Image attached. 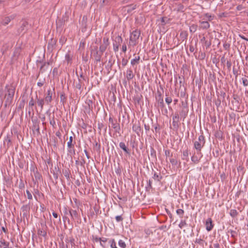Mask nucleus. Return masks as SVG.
Here are the masks:
<instances>
[{
    "label": "nucleus",
    "mask_w": 248,
    "mask_h": 248,
    "mask_svg": "<svg viewBox=\"0 0 248 248\" xmlns=\"http://www.w3.org/2000/svg\"><path fill=\"white\" fill-rule=\"evenodd\" d=\"M4 98H5V106L10 105L13 99L15 94V88L12 85H6L5 88Z\"/></svg>",
    "instance_id": "obj_1"
},
{
    "label": "nucleus",
    "mask_w": 248,
    "mask_h": 248,
    "mask_svg": "<svg viewBox=\"0 0 248 248\" xmlns=\"http://www.w3.org/2000/svg\"><path fill=\"white\" fill-rule=\"evenodd\" d=\"M109 125L108 127H110L114 129L116 133H118L119 136H121L120 133V125L119 123H118L116 119H113L112 117H110L108 119Z\"/></svg>",
    "instance_id": "obj_2"
},
{
    "label": "nucleus",
    "mask_w": 248,
    "mask_h": 248,
    "mask_svg": "<svg viewBox=\"0 0 248 248\" xmlns=\"http://www.w3.org/2000/svg\"><path fill=\"white\" fill-rule=\"evenodd\" d=\"M205 143L204 137L202 135L199 137L198 140L194 142V147L197 150L198 154H200L202 147H203Z\"/></svg>",
    "instance_id": "obj_3"
},
{
    "label": "nucleus",
    "mask_w": 248,
    "mask_h": 248,
    "mask_svg": "<svg viewBox=\"0 0 248 248\" xmlns=\"http://www.w3.org/2000/svg\"><path fill=\"white\" fill-rule=\"evenodd\" d=\"M75 135L72 133V136H70L69 141L67 142V149L68 152L70 154L76 155V152L75 150V144L76 141L74 140Z\"/></svg>",
    "instance_id": "obj_4"
},
{
    "label": "nucleus",
    "mask_w": 248,
    "mask_h": 248,
    "mask_svg": "<svg viewBox=\"0 0 248 248\" xmlns=\"http://www.w3.org/2000/svg\"><path fill=\"white\" fill-rule=\"evenodd\" d=\"M140 31L138 30L134 31L130 37V43L132 46H135L138 44V40L140 36Z\"/></svg>",
    "instance_id": "obj_5"
},
{
    "label": "nucleus",
    "mask_w": 248,
    "mask_h": 248,
    "mask_svg": "<svg viewBox=\"0 0 248 248\" xmlns=\"http://www.w3.org/2000/svg\"><path fill=\"white\" fill-rule=\"evenodd\" d=\"M103 53L98 49L97 46H94L91 50V56L97 62H100Z\"/></svg>",
    "instance_id": "obj_6"
},
{
    "label": "nucleus",
    "mask_w": 248,
    "mask_h": 248,
    "mask_svg": "<svg viewBox=\"0 0 248 248\" xmlns=\"http://www.w3.org/2000/svg\"><path fill=\"white\" fill-rule=\"evenodd\" d=\"M122 42L123 39L121 36L118 35L115 37V39L113 40V50L115 52L118 51L119 46Z\"/></svg>",
    "instance_id": "obj_7"
},
{
    "label": "nucleus",
    "mask_w": 248,
    "mask_h": 248,
    "mask_svg": "<svg viewBox=\"0 0 248 248\" xmlns=\"http://www.w3.org/2000/svg\"><path fill=\"white\" fill-rule=\"evenodd\" d=\"M53 94H55L54 88L52 90L50 89L47 91L46 95L44 98L45 102L47 105H49L50 103L52 101Z\"/></svg>",
    "instance_id": "obj_8"
},
{
    "label": "nucleus",
    "mask_w": 248,
    "mask_h": 248,
    "mask_svg": "<svg viewBox=\"0 0 248 248\" xmlns=\"http://www.w3.org/2000/svg\"><path fill=\"white\" fill-rule=\"evenodd\" d=\"M180 117L178 113L175 112L172 117V126L174 128L178 129L179 127Z\"/></svg>",
    "instance_id": "obj_9"
},
{
    "label": "nucleus",
    "mask_w": 248,
    "mask_h": 248,
    "mask_svg": "<svg viewBox=\"0 0 248 248\" xmlns=\"http://www.w3.org/2000/svg\"><path fill=\"white\" fill-rule=\"evenodd\" d=\"M109 45L108 38H104L103 39V43L101 44L99 47V50L103 53L106 50L108 46Z\"/></svg>",
    "instance_id": "obj_10"
},
{
    "label": "nucleus",
    "mask_w": 248,
    "mask_h": 248,
    "mask_svg": "<svg viewBox=\"0 0 248 248\" xmlns=\"http://www.w3.org/2000/svg\"><path fill=\"white\" fill-rule=\"evenodd\" d=\"M132 130L138 135V136H140V134H142L143 133L141 132V128L140 122H138V123H136L133 124Z\"/></svg>",
    "instance_id": "obj_11"
},
{
    "label": "nucleus",
    "mask_w": 248,
    "mask_h": 248,
    "mask_svg": "<svg viewBox=\"0 0 248 248\" xmlns=\"http://www.w3.org/2000/svg\"><path fill=\"white\" fill-rule=\"evenodd\" d=\"M37 63H40L42 64L40 68V72L44 73L48 70L49 71L51 70V68H49V66L47 65L46 62H43V61H37Z\"/></svg>",
    "instance_id": "obj_12"
},
{
    "label": "nucleus",
    "mask_w": 248,
    "mask_h": 248,
    "mask_svg": "<svg viewBox=\"0 0 248 248\" xmlns=\"http://www.w3.org/2000/svg\"><path fill=\"white\" fill-rule=\"evenodd\" d=\"M16 16V15H12L10 16H6L2 19L1 23L4 26H6L8 25L12 20L15 19Z\"/></svg>",
    "instance_id": "obj_13"
},
{
    "label": "nucleus",
    "mask_w": 248,
    "mask_h": 248,
    "mask_svg": "<svg viewBox=\"0 0 248 248\" xmlns=\"http://www.w3.org/2000/svg\"><path fill=\"white\" fill-rule=\"evenodd\" d=\"M13 137V133L12 132L7 134L6 137H5L3 142L5 145L6 144L7 146H9L11 145L12 142L11 140Z\"/></svg>",
    "instance_id": "obj_14"
},
{
    "label": "nucleus",
    "mask_w": 248,
    "mask_h": 248,
    "mask_svg": "<svg viewBox=\"0 0 248 248\" xmlns=\"http://www.w3.org/2000/svg\"><path fill=\"white\" fill-rule=\"evenodd\" d=\"M155 100L156 102L155 104V107L158 110H159V109L162 110L165 107L163 99H156Z\"/></svg>",
    "instance_id": "obj_15"
},
{
    "label": "nucleus",
    "mask_w": 248,
    "mask_h": 248,
    "mask_svg": "<svg viewBox=\"0 0 248 248\" xmlns=\"http://www.w3.org/2000/svg\"><path fill=\"white\" fill-rule=\"evenodd\" d=\"M56 44V40L54 39H51L48 43L47 45V49L48 51L52 52L54 48H55V46Z\"/></svg>",
    "instance_id": "obj_16"
},
{
    "label": "nucleus",
    "mask_w": 248,
    "mask_h": 248,
    "mask_svg": "<svg viewBox=\"0 0 248 248\" xmlns=\"http://www.w3.org/2000/svg\"><path fill=\"white\" fill-rule=\"evenodd\" d=\"M28 22L26 21H23L22 24H21V26L18 30V32L19 33H22L24 34L26 32L27 30V26H28Z\"/></svg>",
    "instance_id": "obj_17"
},
{
    "label": "nucleus",
    "mask_w": 248,
    "mask_h": 248,
    "mask_svg": "<svg viewBox=\"0 0 248 248\" xmlns=\"http://www.w3.org/2000/svg\"><path fill=\"white\" fill-rule=\"evenodd\" d=\"M74 84L77 89L81 90L82 87L84 85L83 79H78L77 81H74Z\"/></svg>",
    "instance_id": "obj_18"
},
{
    "label": "nucleus",
    "mask_w": 248,
    "mask_h": 248,
    "mask_svg": "<svg viewBox=\"0 0 248 248\" xmlns=\"http://www.w3.org/2000/svg\"><path fill=\"white\" fill-rule=\"evenodd\" d=\"M206 229L207 231H211L213 228L212 220L211 218H208L205 221Z\"/></svg>",
    "instance_id": "obj_19"
},
{
    "label": "nucleus",
    "mask_w": 248,
    "mask_h": 248,
    "mask_svg": "<svg viewBox=\"0 0 248 248\" xmlns=\"http://www.w3.org/2000/svg\"><path fill=\"white\" fill-rule=\"evenodd\" d=\"M119 146L121 149L123 150L124 153L125 154H130V150L128 148L125 144L123 142H121L119 144Z\"/></svg>",
    "instance_id": "obj_20"
},
{
    "label": "nucleus",
    "mask_w": 248,
    "mask_h": 248,
    "mask_svg": "<svg viewBox=\"0 0 248 248\" xmlns=\"http://www.w3.org/2000/svg\"><path fill=\"white\" fill-rule=\"evenodd\" d=\"M0 248H12L10 246L9 242L4 240L0 241Z\"/></svg>",
    "instance_id": "obj_21"
},
{
    "label": "nucleus",
    "mask_w": 248,
    "mask_h": 248,
    "mask_svg": "<svg viewBox=\"0 0 248 248\" xmlns=\"http://www.w3.org/2000/svg\"><path fill=\"white\" fill-rule=\"evenodd\" d=\"M201 41L205 46L206 49L209 48L211 45V41H208L205 37H203L201 39Z\"/></svg>",
    "instance_id": "obj_22"
},
{
    "label": "nucleus",
    "mask_w": 248,
    "mask_h": 248,
    "mask_svg": "<svg viewBox=\"0 0 248 248\" xmlns=\"http://www.w3.org/2000/svg\"><path fill=\"white\" fill-rule=\"evenodd\" d=\"M150 124H153V120L151 119H150L149 121L147 122V123H145L144 124V128L146 130V133H148L150 131Z\"/></svg>",
    "instance_id": "obj_23"
},
{
    "label": "nucleus",
    "mask_w": 248,
    "mask_h": 248,
    "mask_svg": "<svg viewBox=\"0 0 248 248\" xmlns=\"http://www.w3.org/2000/svg\"><path fill=\"white\" fill-rule=\"evenodd\" d=\"M200 23L201 24V26L200 28L203 30H206L210 27V24L208 21H200Z\"/></svg>",
    "instance_id": "obj_24"
},
{
    "label": "nucleus",
    "mask_w": 248,
    "mask_h": 248,
    "mask_svg": "<svg viewBox=\"0 0 248 248\" xmlns=\"http://www.w3.org/2000/svg\"><path fill=\"white\" fill-rule=\"evenodd\" d=\"M36 99L38 106L40 107L41 109H42L44 105L46 103L45 98H38L37 95H36Z\"/></svg>",
    "instance_id": "obj_25"
},
{
    "label": "nucleus",
    "mask_w": 248,
    "mask_h": 248,
    "mask_svg": "<svg viewBox=\"0 0 248 248\" xmlns=\"http://www.w3.org/2000/svg\"><path fill=\"white\" fill-rule=\"evenodd\" d=\"M134 77V75L133 73V71L131 69H129L126 71V78L129 81L132 79Z\"/></svg>",
    "instance_id": "obj_26"
},
{
    "label": "nucleus",
    "mask_w": 248,
    "mask_h": 248,
    "mask_svg": "<svg viewBox=\"0 0 248 248\" xmlns=\"http://www.w3.org/2000/svg\"><path fill=\"white\" fill-rule=\"evenodd\" d=\"M187 36L188 33L186 31H182L180 34V37L183 41L187 39Z\"/></svg>",
    "instance_id": "obj_27"
},
{
    "label": "nucleus",
    "mask_w": 248,
    "mask_h": 248,
    "mask_svg": "<svg viewBox=\"0 0 248 248\" xmlns=\"http://www.w3.org/2000/svg\"><path fill=\"white\" fill-rule=\"evenodd\" d=\"M100 145L98 144L97 142L95 143V144L94 145L93 150L95 154H100Z\"/></svg>",
    "instance_id": "obj_28"
},
{
    "label": "nucleus",
    "mask_w": 248,
    "mask_h": 248,
    "mask_svg": "<svg viewBox=\"0 0 248 248\" xmlns=\"http://www.w3.org/2000/svg\"><path fill=\"white\" fill-rule=\"evenodd\" d=\"M100 4V6L103 7L107 5L109 3V0H96Z\"/></svg>",
    "instance_id": "obj_29"
},
{
    "label": "nucleus",
    "mask_w": 248,
    "mask_h": 248,
    "mask_svg": "<svg viewBox=\"0 0 248 248\" xmlns=\"http://www.w3.org/2000/svg\"><path fill=\"white\" fill-rule=\"evenodd\" d=\"M38 234L45 237L46 235V232L45 230H44V228L39 229L38 230Z\"/></svg>",
    "instance_id": "obj_30"
},
{
    "label": "nucleus",
    "mask_w": 248,
    "mask_h": 248,
    "mask_svg": "<svg viewBox=\"0 0 248 248\" xmlns=\"http://www.w3.org/2000/svg\"><path fill=\"white\" fill-rule=\"evenodd\" d=\"M69 213L72 219L78 217V213L76 210H71L69 211Z\"/></svg>",
    "instance_id": "obj_31"
},
{
    "label": "nucleus",
    "mask_w": 248,
    "mask_h": 248,
    "mask_svg": "<svg viewBox=\"0 0 248 248\" xmlns=\"http://www.w3.org/2000/svg\"><path fill=\"white\" fill-rule=\"evenodd\" d=\"M198 28V25L196 24H193L189 27V31L191 33L195 32Z\"/></svg>",
    "instance_id": "obj_32"
},
{
    "label": "nucleus",
    "mask_w": 248,
    "mask_h": 248,
    "mask_svg": "<svg viewBox=\"0 0 248 248\" xmlns=\"http://www.w3.org/2000/svg\"><path fill=\"white\" fill-rule=\"evenodd\" d=\"M140 60V56L136 57L135 58H134L131 60V64L132 65H134L136 64L139 63Z\"/></svg>",
    "instance_id": "obj_33"
},
{
    "label": "nucleus",
    "mask_w": 248,
    "mask_h": 248,
    "mask_svg": "<svg viewBox=\"0 0 248 248\" xmlns=\"http://www.w3.org/2000/svg\"><path fill=\"white\" fill-rule=\"evenodd\" d=\"M230 215L232 217H236L238 215V212L235 209H231L230 211Z\"/></svg>",
    "instance_id": "obj_34"
},
{
    "label": "nucleus",
    "mask_w": 248,
    "mask_h": 248,
    "mask_svg": "<svg viewBox=\"0 0 248 248\" xmlns=\"http://www.w3.org/2000/svg\"><path fill=\"white\" fill-rule=\"evenodd\" d=\"M176 214L180 217L182 218L184 214V211L182 209H178L176 210Z\"/></svg>",
    "instance_id": "obj_35"
},
{
    "label": "nucleus",
    "mask_w": 248,
    "mask_h": 248,
    "mask_svg": "<svg viewBox=\"0 0 248 248\" xmlns=\"http://www.w3.org/2000/svg\"><path fill=\"white\" fill-rule=\"evenodd\" d=\"M65 60L68 63L71 62L72 61V56H71L69 52L67 53L65 56Z\"/></svg>",
    "instance_id": "obj_36"
},
{
    "label": "nucleus",
    "mask_w": 248,
    "mask_h": 248,
    "mask_svg": "<svg viewBox=\"0 0 248 248\" xmlns=\"http://www.w3.org/2000/svg\"><path fill=\"white\" fill-rule=\"evenodd\" d=\"M111 248H118L114 239H111L109 241Z\"/></svg>",
    "instance_id": "obj_37"
},
{
    "label": "nucleus",
    "mask_w": 248,
    "mask_h": 248,
    "mask_svg": "<svg viewBox=\"0 0 248 248\" xmlns=\"http://www.w3.org/2000/svg\"><path fill=\"white\" fill-rule=\"evenodd\" d=\"M118 245L119 247L122 248H125L126 247V244L125 242L122 240H120L118 242Z\"/></svg>",
    "instance_id": "obj_38"
},
{
    "label": "nucleus",
    "mask_w": 248,
    "mask_h": 248,
    "mask_svg": "<svg viewBox=\"0 0 248 248\" xmlns=\"http://www.w3.org/2000/svg\"><path fill=\"white\" fill-rule=\"evenodd\" d=\"M33 172L36 180L38 181V180H40L41 177V175L37 171H35L34 170H33Z\"/></svg>",
    "instance_id": "obj_39"
},
{
    "label": "nucleus",
    "mask_w": 248,
    "mask_h": 248,
    "mask_svg": "<svg viewBox=\"0 0 248 248\" xmlns=\"http://www.w3.org/2000/svg\"><path fill=\"white\" fill-rule=\"evenodd\" d=\"M242 82L244 86H248V77L242 78Z\"/></svg>",
    "instance_id": "obj_40"
},
{
    "label": "nucleus",
    "mask_w": 248,
    "mask_h": 248,
    "mask_svg": "<svg viewBox=\"0 0 248 248\" xmlns=\"http://www.w3.org/2000/svg\"><path fill=\"white\" fill-rule=\"evenodd\" d=\"M60 98H61V101L63 103H64V102H65L66 96H65V94L64 93H62L61 94Z\"/></svg>",
    "instance_id": "obj_41"
},
{
    "label": "nucleus",
    "mask_w": 248,
    "mask_h": 248,
    "mask_svg": "<svg viewBox=\"0 0 248 248\" xmlns=\"http://www.w3.org/2000/svg\"><path fill=\"white\" fill-rule=\"evenodd\" d=\"M204 16L207 17L208 20L209 21H212L214 18V16L209 15L208 13L205 14Z\"/></svg>",
    "instance_id": "obj_42"
},
{
    "label": "nucleus",
    "mask_w": 248,
    "mask_h": 248,
    "mask_svg": "<svg viewBox=\"0 0 248 248\" xmlns=\"http://www.w3.org/2000/svg\"><path fill=\"white\" fill-rule=\"evenodd\" d=\"M178 11L180 12H184L185 11V7L182 4H179L178 5Z\"/></svg>",
    "instance_id": "obj_43"
},
{
    "label": "nucleus",
    "mask_w": 248,
    "mask_h": 248,
    "mask_svg": "<svg viewBox=\"0 0 248 248\" xmlns=\"http://www.w3.org/2000/svg\"><path fill=\"white\" fill-rule=\"evenodd\" d=\"M157 96H155L156 99H163V96L162 95V93L160 91L157 90Z\"/></svg>",
    "instance_id": "obj_44"
},
{
    "label": "nucleus",
    "mask_w": 248,
    "mask_h": 248,
    "mask_svg": "<svg viewBox=\"0 0 248 248\" xmlns=\"http://www.w3.org/2000/svg\"><path fill=\"white\" fill-rule=\"evenodd\" d=\"M154 129H155V131L156 132V133H160L159 132V130H160V128H159V125L158 124H156L155 125V127H154Z\"/></svg>",
    "instance_id": "obj_45"
},
{
    "label": "nucleus",
    "mask_w": 248,
    "mask_h": 248,
    "mask_svg": "<svg viewBox=\"0 0 248 248\" xmlns=\"http://www.w3.org/2000/svg\"><path fill=\"white\" fill-rule=\"evenodd\" d=\"M165 101L166 103L169 105L172 102V99L170 97H167L165 98Z\"/></svg>",
    "instance_id": "obj_46"
},
{
    "label": "nucleus",
    "mask_w": 248,
    "mask_h": 248,
    "mask_svg": "<svg viewBox=\"0 0 248 248\" xmlns=\"http://www.w3.org/2000/svg\"><path fill=\"white\" fill-rule=\"evenodd\" d=\"M168 18L166 17H163L161 18V23L162 25H165L167 22Z\"/></svg>",
    "instance_id": "obj_47"
},
{
    "label": "nucleus",
    "mask_w": 248,
    "mask_h": 248,
    "mask_svg": "<svg viewBox=\"0 0 248 248\" xmlns=\"http://www.w3.org/2000/svg\"><path fill=\"white\" fill-rule=\"evenodd\" d=\"M34 104L35 102L34 101L33 98L31 97V100L29 103V107H32L34 105Z\"/></svg>",
    "instance_id": "obj_48"
},
{
    "label": "nucleus",
    "mask_w": 248,
    "mask_h": 248,
    "mask_svg": "<svg viewBox=\"0 0 248 248\" xmlns=\"http://www.w3.org/2000/svg\"><path fill=\"white\" fill-rule=\"evenodd\" d=\"M223 47L225 50H228L230 47V45L229 43H225L223 44Z\"/></svg>",
    "instance_id": "obj_49"
},
{
    "label": "nucleus",
    "mask_w": 248,
    "mask_h": 248,
    "mask_svg": "<svg viewBox=\"0 0 248 248\" xmlns=\"http://www.w3.org/2000/svg\"><path fill=\"white\" fill-rule=\"evenodd\" d=\"M128 62V60L124 58H123L122 60V64L123 67L125 66Z\"/></svg>",
    "instance_id": "obj_50"
},
{
    "label": "nucleus",
    "mask_w": 248,
    "mask_h": 248,
    "mask_svg": "<svg viewBox=\"0 0 248 248\" xmlns=\"http://www.w3.org/2000/svg\"><path fill=\"white\" fill-rule=\"evenodd\" d=\"M181 115L183 116L184 119H185L187 115V110H185L183 109L181 112Z\"/></svg>",
    "instance_id": "obj_51"
},
{
    "label": "nucleus",
    "mask_w": 248,
    "mask_h": 248,
    "mask_svg": "<svg viewBox=\"0 0 248 248\" xmlns=\"http://www.w3.org/2000/svg\"><path fill=\"white\" fill-rule=\"evenodd\" d=\"M186 225V223L185 221L181 220L180 223L179 224V227L182 229L184 226Z\"/></svg>",
    "instance_id": "obj_52"
},
{
    "label": "nucleus",
    "mask_w": 248,
    "mask_h": 248,
    "mask_svg": "<svg viewBox=\"0 0 248 248\" xmlns=\"http://www.w3.org/2000/svg\"><path fill=\"white\" fill-rule=\"evenodd\" d=\"M220 97H222V101H223L225 99V97L226 96V93L223 91H221L220 93Z\"/></svg>",
    "instance_id": "obj_53"
},
{
    "label": "nucleus",
    "mask_w": 248,
    "mask_h": 248,
    "mask_svg": "<svg viewBox=\"0 0 248 248\" xmlns=\"http://www.w3.org/2000/svg\"><path fill=\"white\" fill-rule=\"evenodd\" d=\"M26 194L29 199L31 200L32 198V195L28 190H26Z\"/></svg>",
    "instance_id": "obj_54"
},
{
    "label": "nucleus",
    "mask_w": 248,
    "mask_h": 248,
    "mask_svg": "<svg viewBox=\"0 0 248 248\" xmlns=\"http://www.w3.org/2000/svg\"><path fill=\"white\" fill-rule=\"evenodd\" d=\"M116 220L117 222H119L123 220V217L121 216H117L115 217Z\"/></svg>",
    "instance_id": "obj_55"
},
{
    "label": "nucleus",
    "mask_w": 248,
    "mask_h": 248,
    "mask_svg": "<svg viewBox=\"0 0 248 248\" xmlns=\"http://www.w3.org/2000/svg\"><path fill=\"white\" fill-rule=\"evenodd\" d=\"M198 156H191V160L192 161L194 162H196L198 161L199 158H198Z\"/></svg>",
    "instance_id": "obj_56"
},
{
    "label": "nucleus",
    "mask_w": 248,
    "mask_h": 248,
    "mask_svg": "<svg viewBox=\"0 0 248 248\" xmlns=\"http://www.w3.org/2000/svg\"><path fill=\"white\" fill-rule=\"evenodd\" d=\"M228 69L230 71L232 65V62L230 61H228L226 63Z\"/></svg>",
    "instance_id": "obj_57"
},
{
    "label": "nucleus",
    "mask_w": 248,
    "mask_h": 248,
    "mask_svg": "<svg viewBox=\"0 0 248 248\" xmlns=\"http://www.w3.org/2000/svg\"><path fill=\"white\" fill-rule=\"evenodd\" d=\"M87 20V17L86 16H83L82 18V24L83 25H84L85 27H86V25H85V23L86 22V20Z\"/></svg>",
    "instance_id": "obj_58"
},
{
    "label": "nucleus",
    "mask_w": 248,
    "mask_h": 248,
    "mask_svg": "<svg viewBox=\"0 0 248 248\" xmlns=\"http://www.w3.org/2000/svg\"><path fill=\"white\" fill-rule=\"evenodd\" d=\"M45 83V80H43L37 82V85L39 87H42L44 85Z\"/></svg>",
    "instance_id": "obj_59"
},
{
    "label": "nucleus",
    "mask_w": 248,
    "mask_h": 248,
    "mask_svg": "<svg viewBox=\"0 0 248 248\" xmlns=\"http://www.w3.org/2000/svg\"><path fill=\"white\" fill-rule=\"evenodd\" d=\"M153 178L155 180L159 181V176L155 172L154 174Z\"/></svg>",
    "instance_id": "obj_60"
},
{
    "label": "nucleus",
    "mask_w": 248,
    "mask_h": 248,
    "mask_svg": "<svg viewBox=\"0 0 248 248\" xmlns=\"http://www.w3.org/2000/svg\"><path fill=\"white\" fill-rule=\"evenodd\" d=\"M203 240L201 238H196L195 240V243H198L199 244H202V243Z\"/></svg>",
    "instance_id": "obj_61"
},
{
    "label": "nucleus",
    "mask_w": 248,
    "mask_h": 248,
    "mask_svg": "<svg viewBox=\"0 0 248 248\" xmlns=\"http://www.w3.org/2000/svg\"><path fill=\"white\" fill-rule=\"evenodd\" d=\"M122 51L124 52H125L126 50H127V47H126V45L125 44H124L122 46Z\"/></svg>",
    "instance_id": "obj_62"
},
{
    "label": "nucleus",
    "mask_w": 248,
    "mask_h": 248,
    "mask_svg": "<svg viewBox=\"0 0 248 248\" xmlns=\"http://www.w3.org/2000/svg\"><path fill=\"white\" fill-rule=\"evenodd\" d=\"M50 124L53 126V127H55L56 125V123L54 120V118H53L52 120L50 121Z\"/></svg>",
    "instance_id": "obj_63"
},
{
    "label": "nucleus",
    "mask_w": 248,
    "mask_h": 248,
    "mask_svg": "<svg viewBox=\"0 0 248 248\" xmlns=\"http://www.w3.org/2000/svg\"><path fill=\"white\" fill-rule=\"evenodd\" d=\"M216 137L220 138L222 137L221 132H217L215 135Z\"/></svg>",
    "instance_id": "obj_64"
}]
</instances>
